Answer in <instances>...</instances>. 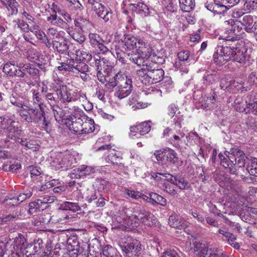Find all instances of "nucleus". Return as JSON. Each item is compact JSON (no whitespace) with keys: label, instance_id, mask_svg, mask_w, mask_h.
<instances>
[{"label":"nucleus","instance_id":"nucleus-1","mask_svg":"<svg viewBox=\"0 0 257 257\" xmlns=\"http://www.w3.org/2000/svg\"><path fill=\"white\" fill-rule=\"evenodd\" d=\"M56 93L59 100L64 104V108L70 110L75 109L71 107H78L73 104L74 102L79 101L84 103L87 100L85 92L79 89H71L63 84L58 86L56 89Z\"/></svg>","mask_w":257,"mask_h":257},{"label":"nucleus","instance_id":"nucleus-2","mask_svg":"<svg viewBox=\"0 0 257 257\" xmlns=\"http://www.w3.org/2000/svg\"><path fill=\"white\" fill-rule=\"evenodd\" d=\"M144 45V41L139 39L131 34H125L124 39L117 45H114V48L111 49V53L121 63H126L125 57V51L136 50L138 52L140 46Z\"/></svg>","mask_w":257,"mask_h":257},{"label":"nucleus","instance_id":"nucleus-3","mask_svg":"<svg viewBox=\"0 0 257 257\" xmlns=\"http://www.w3.org/2000/svg\"><path fill=\"white\" fill-rule=\"evenodd\" d=\"M127 56L131 61L139 66H145L152 63L157 64L164 61L162 57L157 56L152 47L145 41L144 46H140L137 53L131 55L128 53Z\"/></svg>","mask_w":257,"mask_h":257},{"label":"nucleus","instance_id":"nucleus-4","mask_svg":"<svg viewBox=\"0 0 257 257\" xmlns=\"http://www.w3.org/2000/svg\"><path fill=\"white\" fill-rule=\"evenodd\" d=\"M17 112L21 117L26 121L41 125V127L47 132L50 130L49 127V122L46 120L45 117L44 110L27 106L24 109H18Z\"/></svg>","mask_w":257,"mask_h":257},{"label":"nucleus","instance_id":"nucleus-5","mask_svg":"<svg viewBox=\"0 0 257 257\" xmlns=\"http://www.w3.org/2000/svg\"><path fill=\"white\" fill-rule=\"evenodd\" d=\"M221 165L224 168H227L229 165L234 164L235 166L242 168L245 166L246 157L243 152L238 149H234L231 151V154L229 157L225 158L221 154H219Z\"/></svg>","mask_w":257,"mask_h":257},{"label":"nucleus","instance_id":"nucleus-6","mask_svg":"<svg viewBox=\"0 0 257 257\" xmlns=\"http://www.w3.org/2000/svg\"><path fill=\"white\" fill-rule=\"evenodd\" d=\"M100 79H101V83L104 84L109 90H111L115 87H127L133 88L132 78L121 71L118 72L109 80L103 78Z\"/></svg>","mask_w":257,"mask_h":257},{"label":"nucleus","instance_id":"nucleus-7","mask_svg":"<svg viewBox=\"0 0 257 257\" xmlns=\"http://www.w3.org/2000/svg\"><path fill=\"white\" fill-rule=\"evenodd\" d=\"M131 212V210L128 208L123 209L120 213V216L117 219V222L132 228L139 226L143 221L142 209L140 210L138 214H132Z\"/></svg>","mask_w":257,"mask_h":257},{"label":"nucleus","instance_id":"nucleus-8","mask_svg":"<svg viewBox=\"0 0 257 257\" xmlns=\"http://www.w3.org/2000/svg\"><path fill=\"white\" fill-rule=\"evenodd\" d=\"M74 108L73 107H71ZM75 110H71V114L68 118L67 123L69 124L70 130L74 132L81 134L83 121L87 119V116L79 107H74Z\"/></svg>","mask_w":257,"mask_h":257},{"label":"nucleus","instance_id":"nucleus-9","mask_svg":"<svg viewBox=\"0 0 257 257\" xmlns=\"http://www.w3.org/2000/svg\"><path fill=\"white\" fill-rule=\"evenodd\" d=\"M77 162L76 158L69 151L59 153L51 163L56 170L60 168L67 170Z\"/></svg>","mask_w":257,"mask_h":257},{"label":"nucleus","instance_id":"nucleus-10","mask_svg":"<svg viewBox=\"0 0 257 257\" xmlns=\"http://www.w3.org/2000/svg\"><path fill=\"white\" fill-rule=\"evenodd\" d=\"M121 248L124 257H138L142 250L140 242L131 237H127Z\"/></svg>","mask_w":257,"mask_h":257},{"label":"nucleus","instance_id":"nucleus-11","mask_svg":"<svg viewBox=\"0 0 257 257\" xmlns=\"http://www.w3.org/2000/svg\"><path fill=\"white\" fill-rule=\"evenodd\" d=\"M235 49L236 48L234 47L218 46L216 48L215 53L213 55L214 62L222 65L231 60Z\"/></svg>","mask_w":257,"mask_h":257},{"label":"nucleus","instance_id":"nucleus-12","mask_svg":"<svg viewBox=\"0 0 257 257\" xmlns=\"http://www.w3.org/2000/svg\"><path fill=\"white\" fill-rule=\"evenodd\" d=\"M56 198L54 196L44 195L35 201L29 204V212L33 214L36 212L43 211L49 206V204L53 203Z\"/></svg>","mask_w":257,"mask_h":257},{"label":"nucleus","instance_id":"nucleus-13","mask_svg":"<svg viewBox=\"0 0 257 257\" xmlns=\"http://www.w3.org/2000/svg\"><path fill=\"white\" fill-rule=\"evenodd\" d=\"M95 65L97 71V77L98 80L101 83V79L103 78L107 80H110V78L108 73L111 71L112 66L109 61L104 58L96 59Z\"/></svg>","mask_w":257,"mask_h":257},{"label":"nucleus","instance_id":"nucleus-14","mask_svg":"<svg viewBox=\"0 0 257 257\" xmlns=\"http://www.w3.org/2000/svg\"><path fill=\"white\" fill-rule=\"evenodd\" d=\"M71 65V72L76 76H80L84 81L89 79V76L86 73L88 71V66L84 62L73 59Z\"/></svg>","mask_w":257,"mask_h":257},{"label":"nucleus","instance_id":"nucleus-15","mask_svg":"<svg viewBox=\"0 0 257 257\" xmlns=\"http://www.w3.org/2000/svg\"><path fill=\"white\" fill-rule=\"evenodd\" d=\"M88 4L93 7V10L98 16H101L103 13H105V16L103 17V20L105 22H108L111 19L112 11L109 8H105L96 0H88Z\"/></svg>","mask_w":257,"mask_h":257},{"label":"nucleus","instance_id":"nucleus-16","mask_svg":"<svg viewBox=\"0 0 257 257\" xmlns=\"http://www.w3.org/2000/svg\"><path fill=\"white\" fill-rule=\"evenodd\" d=\"M232 28H228L227 33L224 35L219 37V39H222L225 41H235L238 40L241 38L243 33L241 27L236 24L233 25Z\"/></svg>","mask_w":257,"mask_h":257},{"label":"nucleus","instance_id":"nucleus-17","mask_svg":"<svg viewBox=\"0 0 257 257\" xmlns=\"http://www.w3.org/2000/svg\"><path fill=\"white\" fill-rule=\"evenodd\" d=\"M186 244L189 245L188 250L196 252L199 257L205 256L209 248L206 244L198 242L196 239H193L192 242L188 241L186 242Z\"/></svg>","mask_w":257,"mask_h":257},{"label":"nucleus","instance_id":"nucleus-18","mask_svg":"<svg viewBox=\"0 0 257 257\" xmlns=\"http://www.w3.org/2000/svg\"><path fill=\"white\" fill-rule=\"evenodd\" d=\"M151 121H144L130 127V136L132 137L136 136L139 138L138 135H144L148 133L151 130Z\"/></svg>","mask_w":257,"mask_h":257},{"label":"nucleus","instance_id":"nucleus-19","mask_svg":"<svg viewBox=\"0 0 257 257\" xmlns=\"http://www.w3.org/2000/svg\"><path fill=\"white\" fill-rule=\"evenodd\" d=\"M3 72L9 74L11 76H17L20 78H24L25 76V73L23 70L20 69V67L16 66L12 63H7L3 67Z\"/></svg>","mask_w":257,"mask_h":257},{"label":"nucleus","instance_id":"nucleus-20","mask_svg":"<svg viewBox=\"0 0 257 257\" xmlns=\"http://www.w3.org/2000/svg\"><path fill=\"white\" fill-rule=\"evenodd\" d=\"M154 64L152 65V63L150 64H146L145 66H146L147 69L149 72V74L151 76L152 81L153 83H156L161 81L164 75V70L162 69H156L154 67Z\"/></svg>","mask_w":257,"mask_h":257},{"label":"nucleus","instance_id":"nucleus-21","mask_svg":"<svg viewBox=\"0 0 257 257\" xmlns=\"http://www.w3.org/2000/svg\"><path fill=\"white\" fill-rule=\"evenodd\" d=\"M168 223L172 227L179 229H185L188 226V222L177 215H171L168 219Z\"/></svg>","mask_w":257,"mask_h":257},{"label":"nucleus","instance_id":"nucleus-22","mask_svg":"<svg viewBox=\"0 0 257 257\" xmlns=\"http://www.w3.org/2000/svg\"><path fill=\"white\" fill-rule=\"evenodd\" d=\"M52 44L53 48L60 53H65L68 50V42L63 38L56 36L55 39L52 40Z\"/></svg>","mask_w":257,"mask_h":257},{"label":"nucleus","instance_id":"nucleus-23","mask_svg":"<svg viewBox=\"0 0 257 257\" xmlns=\"http://www.w3.org/2000/svg\"><path fill=\"white\" fill-rule=\"evenodd\" d=\"M93 172V169L88 166H81L80 168L75 169L70 173L71 178H80L83 176L90 174Z\"/></svg>","mask_w":257,"mask_h":257},{"label":"nucleus","instance_id":"nucleus-24","mask_svg":"<svg viewBox=\"0 0 257 257\" xmlns=\"http://www.w3.org/2000/svg\"><path fill=\"white\" fill-rule=\"evenodd\" d=\"M32 94V101L34 105H38L39 109L42 110H44L45 105L43 102L42 98L41 97V95L38 89H32L31 90Z\"/></svg>","mask_w":257,"mask_h":257},{"label":"nucleus","instance_id":"nucleus-25","mask_svg":"<svg viewBox=\"0 0 257 257\" xmlns=\"http://www.w3.org/2000/svg\"><path fill=\"white\" fill-rule=\"evenodd\" d=\"M254 22L253 17L251 15L244 16L240 21L241 25L244 27V29L248 33H250L252 31Z\"/></svg>","mask_w":257,"mask_h":257},{"label":"nucleus","instance_id":"nucleus-26","mask_svg":"<svg viewBox=\"0 0 257 257\" xmlns=\"http://www.w3.org/2000/svg\"><path fill=\"white\" fill-rule=\"evenodd\" d=\"M26 239L24 236L21 233H18V236L14 238V247L19 253H21L26 246Z\"/></svg>","mask_w":257,"mask_h":257},{"label":"nucleus","instance_id":"nucleus-27","mask_svg":"<svg viewBox=\"0 0 257 257\" xmlns=\"http://www.w3.org/2000/svg\"><path fill=\"white\" fill-rule=\"evenodd\" d=\"M142 214H143L144 216H142L143 223L149 226H153L156 224L157 221V218L152 213L147 211L145 209H142Z\"/></svg>","mask_w":257,"mask_h":257},{"label":"nucleus","instance_id":"nucleus-28","mask_svg":"<svg viewBox=\"0 0 257 257\" xmlns=\"http://www.w3.org/2000/svg\"><path fill=\"white\" fill-rule=\"evenodd\" d=\"M14 123L15 122H12L11 124H9L5 130L6 131L7 137L8 138L17 142V140L20 139V138L16 137L15 134H19L21 131L19 127L14 125Z\"/></svg>","mask_w":257,"mask_h":257},{"label":"nucleus","instance_id":"nucleus-29","mask_svg":"<svg viewBox=\"0 0 257 257\" xmlns=\"http://www.w3.org/2000/svg\"><path fill=\"white\" fill-rule=\"evenodd\" d=\"M16 142H18L23 146L24 147V149L26 150H30L33 152H36L39 150V146L34 144L33 141L28 139L20 138V139L17 140Z\"/></svg>","mask_w":257,"mask_h":257},{"label":"nucleus","instance_id":"nucleus-30","mask_svg":"<svg viewBox=\"0 0 257 257\" xmlns=\"http://www.w3.org/2000/svg\"><path fill=\"white\" fill-rule=\"evenodd\" d=\"M109 160L112 163L117 165H121V154L120 152L115 151L114 150H109L108 155Z\"/></svg>","mask_w":257,"mask_h":257},{"label":"nucleus","instance_id":"nucleus-31","mask_svg":"<svg viewBox=\"0 0 257 257\" xmlns=\"http://www.w3.org/2000/svg\"><path fill=\"white\" fill-rule=\"evenodd\" d=\"M185 133L179 130L177 134L174 135L173 138L169 139L170 143L176 148H180L182 143V139L185 137Z\"/></svg>","mask_w":257,"mask_h":257},{"label":"nucleus","instance_id":"nucleus-32","mask_svg":"<svg viewBox=\"0 0 257 257\" xmlns=\"http://www.w3.org/2000/svg\"><path fill=\"white\" fill-rule=\"evenodd\" d=\"M180 7L183 12H190L195 8V0H179Z\"/></svg>","mask_w":257,"mask_h":257},{"label":"nucleus","instance_id":"nucleus-33","mask_svg":"<svg viewBox=\"0 0 257 257\" xmlns=\"http://www.w3.org/2000/svg\"><path fill=\"white\" fill-rule=\"evenodd\" d=\"M21 164L16 161H9L5 162L3 165V170L13 173L21 168Z\"/></svg>","mask_w":257,"mask_h":257},{"label":"nucleus","instance_id":"nucleus-34","mask_svg":"<svg viewBox=\"0 0 257 257\" xmlns=\"http://www.w3.org/2000/svg\"><path fill=\"white\" fill-rule=\"evenodd\" d=\"M94 131V121L87 116L83 121L81 134H88Z\"/></svg>","mask_w":257,"mask_h":257},{"label":"nucleus","instance_id":"nucleus-35","mask_svg":"<svg viewBox=\"0 0 257 257\" xmlns=\"http://www.w3.org/2000/svg\"><path fill=\"white\" fill-rule=\"evenodd\" d=\"M132 90L133 88H128L127 87H116L115 91L114 92V96L117 97L118 99H121L130 95Z\"/></svg>","mask_w":257,"mask_h":257},{"label":"nucleus","instance_id":"nucleus-36","mask_svg":"<svg viewBox=\"0 0 257 257\" xmlns=\"http://www.w3.org/2000/svg\"><path fill=\"white\" fill-rule=\"evenodd\" d=\"M228 7L227 6H224L223 4L214 3L212 6H208L207 8L208 10L215 14H222L226 11Z\"/></svg>","mask_w":257,"mask_h":257},{"label":"nucleus","instance_id":"nucleus-37","mask_svg":"<svg viewBox=\"0 0 257 257\" xmlns=\"http://www.w3.org/2000/svg\"><path fill=\"white\" fill-rule=\"evenodd\" d=\"M248 83H245L244 82H242L241 81L239 82L238 81H234L232 82L230 85L231 89H236L238 91H240V92H244L247 91L251 89L250 86H249Z\"/></svg>","mask_w":257,"mask_h":257},{"label":"nucleus","instance_id":"nucleus-38","mask_svg":"<svg viewBox=\"0 0 257 257\" xmlns=\"http://www.w3.org/2000/svg\"><path fill=\"white\" fill-rule=\"evenodd\" d=\"M160 187L168 194L175 196L177 192L175 189L174 184L167 182H163L159 184Z\"/></svg>","mask_w":257,"mask_h":257},{"label":"nucleus","instance_id":"nucleus-39","mask_svg":"<svg viewBox=\"0 0 257 257\" xmlns=\"http://www.w3.org/2000/svg\"><path fill=\"white\" fill-rule=\"evenodd\" d=\"M32 195V190L31 188L27 189L26 190H24L23 192L20 193L19 196L17 198H13L11 200L14 201V203H16V202H22L25 200L30 198Z\"/></svg>","mask_w":257,"mask_h":257},{"label":"nucleus","instance_id":"nucleus-40","mask_svg":"<svg viewBox=\"0 0 257 257\" xmlns=\"http://www.w3.org/2000/svg\"><path fill=\"white\" fill-rule=\"evenodd\" d=\"M125 194L129 197L136 200L143 199L144 200H148L149 197L142 193L135 191L132 190L127 189L125 191Z\"/></svg>","mask_w":257,"mask_h":257},{"label":"nucleus","instance_id":"nucleus-41","mask_svg":"<svg viewBox=\"0 0 257 257\" xmlns=\"http://www.w3.org/2000/svg\"><path fill=\"white\" fill-rule=\"evenodd\" d=\"M75 55L76 56V58L79 59L80 61L83 60L86 62H88L92 59L91 54L88 52H86L83 50H76L75 51Z\"/></svg>","mask_w":257,"mask_h":257},{"label":"nucleus","instance_id":"nucleus-42","mask_svg":"<svg viewBox=\"0 0 257 257\" xmlns=\"http://www.w3.org/2000/svg\"><path fill=\"white\" fill-rule=\"evenodd\" d=\"M133 11L141 14L144 13L145 15L149 14V9L148 6L143 3H137L132 5Z\"/></svg>","mask_w":257,"mask_h":257},{"label":"nucleus","instance_id":"nucleus-43","mask_svg":"<svg viewBox=\"0 0 257 257\" xmlns=\"http://www.w3.org/2000/svg\"><path fill=\"white\" fill-rule=\"evenodd\" d=\"M69 34L73 39L80 44H82L85 40L84 35L80 31L76 30L70 31Z\"/></svg>","mask_w":257,"mask_h":257},{"label":"nucleus","instance_id":"nucleus-44","mask_svg":"<svg viewBox=\"0 0 257 257\" xmlns=\"http://www.w3.org/2000/svg\"><path fill=\"white\" fill-rule=\"evenodd\" d=\"M165 155L168 162L171 164H175L178 161V158L177 157V154L176 152L171 149H167L166 151Z\"/></svg>","mask_w":257,"mask_h":257},{"label":"nucleus","instance_id":"nucleus-45","mask_svg":"<svg viewBox=\"0 0 257 257\" xmlns=\"http://www.w3.org/2000/svg\"><path fill=\"white\" fill-rule=\"evenodd\" d=\"M61 208L63 210H71L76 212L80 210V207L77 203L66 201L61 204Z\"/></svg>","mask_w":257,"mask_h":257},{"label":"nucleus","instance_id":"nucleus-46","mask_svg":"<svg viewBox=\"0 0 257 257\" xmlns=\"http://www.w3.org/2000/svg\"><path fill=\"white\" fill-rule=\"evenodd\" d=\"M174 179V184L178 186L180 189L184 190L187 188L189 183L184 178L179 176H175Z\"/></svg>","mask_w":257,"mask_h":257},{"label":"nucleus","instance_id":"nucleus-47","mask_svg":"<svg viewBox=\"0 0 257 257\" xmlns=\"http://www.w3.org/2000/svg\"><path fill=\"white\" fill-rule=\"evenodd\" d=\"M33 10L32 7L31 5L28 6L26 8V10H24L22 13V17L23 18H25L28 21V23L30 24L35 23L34 18L32 16Z\"/></svg>","mask_w":257,"mask_h":257},{"label":"nucleus","instance_id":"nucleus-48","mask_svg":"<svg viewBox=\"0 0 257 257\" xmlns=\"http://www.w3.org/2000/svg\"><path fill=\"white\" fill-rule=\"evenodd\" d=\"M151 198L148 199L152 200L154 202L157 204H159L163 206L167 205V200L165 198L157 193H153L150 194Z\"/></svg>","mask_w":257,"mask_h":257},{"label":"nucleus","instance_id":"nucleus-49","mask_svg":"<svg viewBox=\"0 0 257 257\" xmlns=\"http://www.w3.org/2000/svg\"><path fill=\"white\" fill-rule=\"evenodd\" d=\"M88 37L90 44L94 48L98 45V43L103 42L100 36L97 34L90 33Z\"/></svg>","mask_w":257,"mask_h":257},{"label":"nucleus","instance_id":"nucleus-50","mask_svg":"<svg viewBox=\"0 0 257 257\" xmlns=\"http://www.w3.org/2000/svg\"><path fill=\"white\" fill-rule=\"evenodd\" d=\"M232 57L231 60L240 63H242L245 59V54L243 52L237 48L235 49L234 54Z\"/></svg>","mask_w":257,"mask_h":257},{"label":"nucleus","instance_id":"nucleus-51","mask_svg":"<svg viewBox=\"0 0 257 257\" xmlns=\"http://www.w3.org/2000/svg\"><path fill=\"white\" fill-rule=\"evenodd\" d=\"M247 170L250 175L257 177V158L251 160L250 164L247 167Z\"/></svg>","mask_w":257,"mask_h":257},{"label":"nucleus","instance_id":"nucleus-52","mask_svg":"<svg viewBox=\"0 0 257 257\" xmlns=\"http://www.w3.org/2000/svg\"><path fill=\"white\" fill-rule=\"evenodd\" d=\"M55 95V94L54 93L51 92H47L44 95L45 98L51 107H55V105L58 102V100Z\"/></svg>","mask_w":257,"mask_h":257},{"label":"nucleus","instance_id":"nucleus-53","mask_svg":"<svg viewBox=\"0 0 257 257\" xmlns=\"http://www.w3.org/2000/svg\"><path fill=\"white\" fill-rule=\"evenodd\" d=\"M73 59H68L66 62H62L57 68L59 71H64L65 72H71Z\"/></svg>","mask_w":257,"mask_h":257},{"label":"nucleus","instance_id":"nucleus-54","mask_svg":"<svg viewBox=\"0 0 257 257\" xmlns=\"http://www.w3.org/2000/svg\"><path fill=\"white\" fill-rule=\"evenodd\" d=\"M222 251L217 247H211L208 249L206 255L204 257H220Z\"/></svg>","mask_w":257,"mask_h":257},{"label":"nucleus","instance_id":"nucleus-55","mask_svg":"<svg viewBox=\"0 0 257 257\" xmlns=\"http://www.w3.org/2000/svg\"><path fill=\"white\" fill-rule=\"evenodd\" d=\"M167 111L168 115L171 118H173L174 116L177 115V112H180L179 111L178 106L174 103H171L168 106Z\"/></svg>","mask_w":257,"mask_h":257},{"label":"nucleus","instance_id":"nucleus-56","mask_svg":"<svg viewBox=\"0 0 257 257\" xmlns=\"http://www.w3.org/2000/svg\"><path fill=\"white\" fill-rule=\"evenodd\" d=\"M34 248L33 247V244H28L23 249V251L21 252V254L25 255L26 257H32V255L36 254V251H34Z\"/></svg>","mask_w":257,"mask_h":257},{"label":"nucleus","instance_id":"nucleus-57","mask_svg":"<svg viewBox=\"0 0 257 257\" xmlns=\"http://www.w3.org/2000/svg\"><path fill=\"white\" fill-rule=\"evenodd\" d=\"M23 69L22 70H26L27 73L30 75L35 76L39 74V71L38 68L34 67L33 65L30 64L24 65L23 67Z\"/></svg>","mask_w":257,"mask_h":257},{"label":"nucleus","instance_id":"nucleus-58","mask_svg":"<svg viewBox=\"0 0 257 257\" xmlns=\"http://www.w3.org/2000/svg\"><path fill=\"white\" fill-rule=\"evenodd\" d=\"M12 122H15V121L9 117H0V127L3 130H5Z\"/></svg>","mask_w":257,"mask_h":257},{"label":"nucleus","instance_id":"nucleus-59","mask_svg":"<svg viewBox=\"0 0 257 257\" xmlns=\"http://www.w3.org/2000/svg\"><path fill=\"white\" fill-rule=\"evenodd\" d=\"M216 76L213 74L205 75L203 78V83L206 85H209L215 81Z\"/></svg>","mask_w":257,"mask_h":257},{"label":"nucleus","instance_id":"nucleus-60","mask_svg":"<svg viewBox=\"0 0 257 257\" xmlns=\"http://www.w3.org/2000/svg\"><path fill=\"white\" fill-rule=\"evenodd\" d=\"M174 124L179 128L182 127L181 123L183 121V115L181 114L180 112H177V115L174 116L173 118H171Z\"/></svg>","mask_w":257,"mask_h":257},{"label":"nucleus","instance_id":"nucleus-61","mask_svg":"<svg viewBox=\"0 0 257 257\" xmlns=\"http://www.w3.org/2000/svg\"><path fill=\"white\" fill-rule=\"evenodd\" d=\"M244 2L248 10L257 9V0H246Z\"/></svg>","mask_w":257,"mask_h":257},{"label":"nucleus","instance_id":"nucleus-62","mask_svg":"<svg viewBox=\"0 0 257 257\" xmlns=\"http://www.w3.org/2000/svg\"><path fill=\"white\" fill-rule=\"evenodd\" d=\"M166 151H167V149H165L164 150H160L155 151L154 155L155 156V158L158 161H161L164 159Z\"/></svg>","mask_w":257,"mask_h":257},{"label":"nucleus","instance_id":"nucleus-63","mask_svg":"<svg viewBox=\"0 0 257 257\" xmlns=\"http://www.w3.org/2000/svg\"><path fill=\"white\" fill-rule=\"evenodd\" d=\"M255 106H257V94L254 95L253 96H251L246 104V107L249 109L253 108Z\"/></svg>","mask_w":257,"mask_h":257},{"label":"nucleus","instance_id":"nucleus-64","mask_svg":"<svg viewBox=\"0 0 257 257\" xmlns=\"http://www.w3.org/2000/svg\"><path fill=\"white\" fill-rule=\"evenodd\" d=\"M163 257H181L176 250L173 249L165 252Z\"/></svg>","mask_w":257,"mask_h":257}]
</instances>
